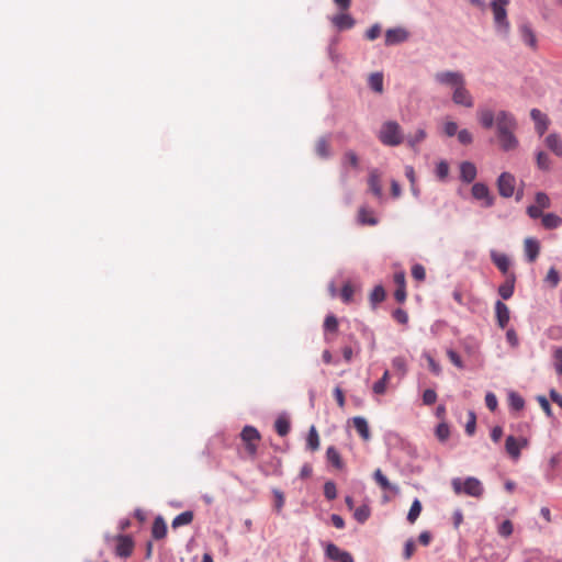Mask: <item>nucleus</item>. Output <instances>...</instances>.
Segmentation results:
<instances>
[{"label": "nucleus", "instance_id": "6e6d98bb", "mask_svg": "<svg viewBox=\"0 0 562 562\" xmlns=\"http://www.w3.org/2000/svg\"><path fill=\"white\" fill-rule=\"evenodd\" d=\"M475 426H476V417H475V414L473 412H470L469 413V420L465 425V432L469 435V436H473L474 432H475Z\"/></svg>", "mask_w": 562, "mask_h": 562}, {"label": "nucleus", "instance_id": "4be33fe9", "mask_svg": "<svg viewBox=\"0 0 562 562\" xmlns=\"http://www.w3.org/2000/svg\"><path fill=\"white\" fill-rule=\"evenodd\" d=\"M546 146L558 157H562V139L557 133L549 134L544 139Z\"/></svg>", "mask_w": 562, "mask_h": 562}, {"label": "nucleus", "instance_id": "338daca9", "mask_svg": "<svg viewBox=\"0 0 562 562\" xmlns=\"http://www.w3.org/2000/svg\"><path fill=\"white\" fill-rule=\"evenodd\" d=\"M393 318L398 322L400 324H407L408 322V315L407 313L402 310V308H397L393 312Z\"/></svg>", "mask_w": 562, "mask_h": 562}, {"label": "nucleus", "instance_id": "603ef678", "mask_svg": "<svg viewBox=\"0 0 562 562\" xmlns=\"http://www.w3.org/2000/svg\"><path fill=\"white\" fill-rule=\"evenodd\" d=\"M553 357L555 360V363H554L555 371L559 375H562V347H557L554 349Z\"/></svg>", "mask_w": 562, "mask_h": 562}, {"label": "nucleus", "instance_id": "7c9ffc66", "mask_svg": "<svg viewBox=\"0 0 562 562\" xmlns=\"http://www.w3.org/2000/svg\"><path fill=\"white\" fill-rule=\"evenodd\" d=\"M193 517H194L193 512H191V510H186V512H183V513H181V514L177 515V516L173 518V520H172V522H171V526H172V528H175V529H176V528H179V527H181V526L189 525V524H191V522H192Z\"/></svg>", "mask_w": 562, "mask_h": 562}, {"label": "nucleus", "instance_id": "2f4dec72", "mask_svg": "<svg viewBox=\"0 0 562 562\" xmlns=\"http://www.w3.org/2000/svg\"><path fill=\"white\" fill-rule=\"evenodd\" d=\"M319 445H321V441H319V436L316 430V427L311 426L307 438H306V447H307V449H310L311 451L314 452L319 449Z\"/></svg>", "mask_w": 562, "mask_h": 562}, {"label": "nucleus", "instance_id": "4468645a", "mask_svg": "<svg viewBox=\"0 0 562 562\" xmlns=\"http://www.w3.org/2000/svg\"><path fill=\"white\" fill-rule=\"evenodd\" d=\"M530 116L535 122V130L539 136H542L549 127L550 121L548 116L538 109L530 111Z\"/></svg>", "mask_w": 562, "mask_h": 562}, {"label": "nucleus", "instance_id": "774afa93", "mask_svg": "<svg viewBox=\"0 0 562 562\" xmlns=\"http://www.w3.org/2000/svg\"><path fill=\"white\" fill-rule=\"evenodd\" d=\"M546 280L551 283V286H557L560 281L558 271L554 268H551L547 273Z\"/></svg>", "mask_w": 562, "mask_h": 562}, {"label": "nucleus", "instance_id": "5701e85b", "mask_svg": "<svg viewBox=\"0 0 562 562\" xmlns=\"http://www.w3.org/2000/svg\"><path fill=\"white\" fill-rule=\"evenodd\" d=\"M427 137V133L424 128H418L412 134H408L404 139L408 147L413 150L417 151V146L423 143Z\"/></svg>", "mask_w": 562, "mask_h": 562}, {"label": "nucleus", "instance_id": "09e8293b", "mask_svg": "<svg viewBox=\"0 0 562 562\" xmlns=\"http://www.w3.org/2000/svg\"><path fill=\"white\" fill-rule=\"evenodd\" d=\"M355 290L350 283H346L340 292V296L345 303H350L352 301Z\"/></svg>", "mask_w": 562, "mask_h": 562}, {"label": "nucleus", "instance_id": "de8ad7c7", "mask_svg": "<svg viewBox=\"0 0 562 562\" xmlns=\"http://www.w3.org/2000/svg\"><path fill=\"white\" fill-rule=\"evenodd\" d=\"M272 493L274 496V509L277 510V513H280L284 506V495L280 490L277 488H274Z\"/></svg>", "mask_w": 562, "mask_h": 562}, {"label": "nucleus", "instance_id": "4d7b16f0", "mask_svg": "<svg viewBox=\"0 0 562 562\" xmlns=\"http://www.w3.org/2000/svg\"><path fill=\"white\" fill-rule=\"evenodd\" d=\"M458 132V125L456 122L453 121H447L445 122L443 124V133L448 136V137H452L457 134Z\"/></svg>", "mask_w": 562, "mask_h": 562}, {"label": "nucleus", "instance_id": "c85d7f7f", "mask_svg": "<svg viewBox=\"0 0 562 562\" xmlns=\"http://www.w3.org/2000/svg\"><path fill=\"white\" fill-rule=\"evenodd\" d=\"M326 458H327V461L333 465L335 467L336 469H339L341 470L345 464H344V461L340 457V453L338 452V450L330 446L327 448V451H326Z\"/></svg>", "mask_w": 562, "mask_h": 562}, {"label": "nucleus", "instance_id": "393cba45", "mask_svg": "<svg viewBox=\"0 0 562 562\" xmlns=\"http://www.w3.org/2000/svg\"><path fill=\"white\" fill-rule=\"evenodd\" d=\"M373 477H374L376 484L382 490H389L394 493H398V487L396 485L391 484L390 481L387 480V477L382 473V471L380 469H376L374 471Z\"/></svg>", "mask_w": 562, "mask_h": 562}, {"label": "nucleus", "instance_id": "680f3d73", "mask_svg": "<svg viewBox=\"0 0 562 562\" xmlns=\"http://www.w3.org/2000/svg\"><path fill=\"white\" fill-rule=\"evenodd\" d=\"M449 434H450V431H449V427L447 424L442 423L437 426L436 435L439 440L443 441V440L448 439Z\"/></svg>", "mask_w": 562, "mask_h": 562}, {"label": "nucleus", "instance_id": "864d4df0", "mask_svg": "<svg viewBox=\"0 0 562 562\" xmlns=\"http://www.w3.org/2000/svg\"><path fill=\"white\" fill-rule=\"evenodd\" d=\"M412 276L417 281H424L426 278V270L422 265H414L412 268Z\"/></svg>", "mask_w": 562, "mask_h": 562}, {"label": "nucleus", "instance_id": "37998d69", "mask_svg": "<svg viewBox=\"0 0 562 562\" xmlns=\"http://www.w3.org/2000/svg\"><path fill=\"white\" fill-rule=\"evenodd\" d=\"M353 517L360 524L366 522L370 517V508L367 505L358 507L353 513Z\"/></svg>", "mask_w": 562, "mask_h": 562}, {"label": "nucleus", "instance_id": "bf43d9fd", "mask_svg": "<svg viewBox=\"0 0 562 562\" xmlns=\"http://www.w3.org/2000/svg\"><path fill=\"white\" fill-rule=\"evenodd\" d=\"M436 401H437V393L431 389L425 390V392L423 394L424 404L432 405V404H435Z\"/></svg>", "mask_w": 562, "mask_h": 562}, {"label": "nucleus", "instance_id": "e2e57ef3", "mask_svg": "<svg viewBox=\"0 0 562 562\" xmlns=\"http://www.w3.org/2000/svg\"><path fill=\"white\" fill-rule=\"evenodd\" d=\"M506 339L508 341V344L513 347V348H516L518 347L519 345V339H518V336H517V333L514 328H509L507 331H506Z\"/></svg>", "mask_w": 562, "mask_h": 562}, {"label": "nucleus", "instance_id": "a211bd4d", "mask_svg": "<svg viewBox=\"0 0 562 562\" xmlns=\"http://www.w3.org/2000/svg\"><path fill=\"white\" fill-rule=\"evenodd\" d=\"M477 121L481 126L485 130H490L494 125V121L496 122V115L494 112L487 108H480L476 112Z\"/></svg>", "mask_w": 562, "mask_h": 562}, {"label": "nucleus", "instance_id": "c9c22d12", "mask_svg": "<svg viewBox=\"0 0 562 562\" xmlns=\"http://www.w3.org/2000/svg\"><path fill=\"white\" fill-rule=\"evenodd\" d=\"M369 86L373 91H375L378 93H382L383 92V75L381 72L371 74L369 77Z\"/></svg>", "mask_w": 562, "mask_h": 562}, {"label": "nucleus", "instance_id": "473e14b6", "mask_svg": "<svg viewBox=\"0 0 562 562\" xmlns=\"http://www.w3.org/2000/svg\"><path fill=\"white\" fill-rule=\"evenodd\" d=\"M492 260L503 273H507L510 262L506 255L492 252Z\"/></svg>", "mask_w": 562, "mask_h": 562}, {"label": "nucleus", "instance_id": "9d476101", "mask_svg": "<svg viewBox=\"0 0 562 562\" xmlns=\"http://www.w3.org/2000/svg\"><path fill=\"white\" fill-rule=\"evenodd\" d=\"M452 101L465 108H472L474 100L470 91L465 88V83H461L457 89L452 91Z\"/></svg>", "mask_w": 562, "mask_h": 562}, {"label": "nucleus", "instance_id": "b1692460", "mask_svg": "<svg viewBox=\"0 0 562 562\" xmlns=\"http://www.w3.org/2000/svg\"><path fill=\"white\" fill-rule=\"evenodd\" d=\"M333 24L338 30H349L355 25V20L348 13H340L331 19Z\"/></svg>", "mask_w": 562, "mask_h": 562}, {"label": "nucleus", "instance_id": "0eeeda50", "mask_svg": "<svg viewBox=\"0 0 562 562\" xmlns=\"http://www.w3.org/2000/svg\"><path fill=\"white\" fill-rule=\"evenodd\" d=\"M528 443L529 442L526 438L508 436L505 440V450L514 461H517L520 458L521 449L526 448Z\"/></svg>", "mask_w": 562, "mask_h": 562}, {"label": "nucleus", "instance_id": "79ce46f5", "mask_svg": "<svg viewBox=\"0 0 562 562\" xmlns=\"http://www.w3.org/2000/svg\"><path fill=\"white\" fill-rule=\"evenodd\" d=\"M537 167L541 170L550 169V158L547 153L540 150L536 155Z\"/></svg>", "mask_w": 562, "mask_h": 562}, {"label": "nucleus", "instance_id": "ea45409f", "mask_svg": "<svg viewBox=\"0 0 562 562\" xmlns=\"http://www.w3.org/2000/svg\"><path fill=\"white\" fill-rule=\"evenodd\" d=\"M385 299V291L382 285H376L370 294V301L373 306L381 303Z\"/></svg>", "mask_w": 562, "mask_h": 562}, {"label": "nucleus", "instance_id": "f8f14e48", "mask_svg": "<svg viewBox=\"0 0 562 562\" xmlns=\"http://www.w3.org/2000/svg\"><path fill=\"white\" fill-rule=\"evenodd\" d=\"M325 552L327 558H329L333 561L355 562L352 555L349 552L341 550L334 543L327 544Z\"/></svg>", "mask_w": 562, "mask_h": 562}, {"label": "nucleus", "instance_id": "bb28decb", "mask_svg": "<svg viewBox=\"0 0 562 562\" xmlns=\"http://www.w3.org/2000/svg\"><path fill=\"white\" fill-rule=\"evenodd\" d=\"M358 222L361 225H370L374 226L378 224V220L375 218L372 211L368 210L367 207H360L358 211Z\"/></svg>", "mask_w": 562, "mask_h": 562}, {"label": "nucleus", "instance_id": "2eb2a0df", "mask_svg": "<svg viewBox=\"0 0 562 562\" xmlns=\"http://www.w3.org/2000/svg\"><path fill=\"white\" fill-rule=\"evenodd\" d=\"M518 31L522 42L532 50H536L538 48V41L531 26L525 23L519 26Z\"/></svg>", "mask_w": 562, "mask_h": 562}, {"label": "nucleus", "instance_id": "a878e982", "mask_svg": "<svg viewBox=\"0 0 562 562\" xmlns=\"http://www.w3.org/2000/svg\"><path fill=\"white\" fill-rule=\"evenodd\" d=\"M151 535L155 539H162L167 535V526L162 517L155 518L151 527Z\"/></svg>", "mask_w": 562, "mask_h": 562}, {"label": "nucleus", "instance_id": "c756f323", "mask_svg": "<svg viewBox=\"0 0 562 562\" xmlns=\"http://www.w3.org/2000/svg\"><path fill=\"white\" fill-rule=\"evenodd\" d=\"M315 153L321 158H328L330 156V143L327 138L321 137L315 143Z\"/></svg>", "mask_w": 562, "mask_h": 562}, {"label": "nucleus", "instance_id": "f257e3e1", "mask_svg": "<svg viewBox=\"0 0 562 562\" xmlns=\"http://www.w3.org/2000/svg\"><path fill=\"white\" fill-rule=\"evenodd\" d=\"M380 142L386 146H398L404 142L401 125L395 121L384 122L378 135Z\"/></svg>", "mask_w": 562, "mask_h": 562}, {"label": "nucleus", "instance_id": "1a4fd4ad", "mask_svg": "<svg viewBox=\"0 0 562 562\" xmlns=\"http://www.w3.org/2000/svg\"><path fill=\"white\" fill-rule=\"evenodd\" d=\"M115 554L120 558H128L134 550V541L127 535H119L116 538Z\"/></svg>", "mask_w": 562, "mask_h": 562}, {"label": "nucleus", "instance_id": "dca6fc26", "mask_svg": "<svg viewBox=\"0 0 562 562\" xmlns=\"http://www.w3.org/2000/svg\"><path fill=\"white\" fill-rule=\"evenodd\" d=\"M495 315H496L497 325L502 329L506 328V326L508 325L509 319H510V312H509L508 306L504 302L496 301Z\"/></svg>", "mask_w": 562, "mask_h": 562}, {"label": "nucleus", "instance_id": "423d86ee", "mask_svg": "<svg viewBox=\"0 0 562 562\" xmlns=\"http://www.w3.org/2000/svg\"><path fill=\"white\" fill-rule=\"evenodd\" d=\"M517 130V121L514 115L507 111H499L496 114V134H506Z\"/></svg>", "mask_w": 562, "mask_h": 562}, {"label": "nucleus", "instance_id": "39448f33", "mask_svg": "<svg viewBox=\"0 0 562 562\" xmlns=\"http://www.w3.org/2000/svg\"><path fill=\"white\" fill-rule=\"evenodd\" d=\"M435 80L441 86L451 88L453 91L461 83H465L464 76L459 71H439L435 75Z\"/></svg>", "mask_w": 562, "mask_h": 562}, {"label": "nucleus", "instance_id": "13d9d810", "mask_svg": "<svg viewBox=\"0 0 562 562\" xmlns=\"http://www.w3.org/2000/svg\"><path fill=\"white\" fill-rule=\"evenodd\" d=\"M457 134H458V140L462 145H469L473 140L472 134L465 128L457 132Z\"/></svg>", "mask_w": 562, "mask_h": 562}, {"label": "nucleus", "instance_id": "f03ea898", "mask_svg": "<svg viewBox=\"0 0 562 562\" xmlns=\"http://www.w3.org/2000/svg\"><path fill=\"white\" fill-rule=\"evenodd\" d=\"M508 2L509 0H493L491 3L496 30L504 37H507L510 31V24L507 20V13L505 9Z\"/></svg>", "mask_w": 562, "mask_h": 562}, {"label": "nucleus", "instance_id": "a18cd8bd", "mask_svg": "<svg viewBox=\"0 0 562 562\" xmlns=\"http://www.w3.org/2000/svg\"><path fill=\"white\" fill-rule=\"evenodd\" d=\"M338 329V321L334 315H327L324 322V330L336 333Z\"/></svg>", "mask_w": 562, "mask_h": 562}, {"label": "nucleus", "instance_id": "5fc2aeb1", "mask_svg": "<svg viewBox=\"0 0 562 562\" xmlns=\"http://www.w3.org/2000/svg\"><path fill=\"white\" fill-rule=\"evenodd\" d=\"M513 524L510 520H504L499 528H498V533L503 537H509L512 533H513Z\"/></svg>", "mask_w": 562, "mask_h": 562}, {"label": "nucleus", "instance_id": "58836bf2", "mask_svg": "<svg viewBox=\"0 0 562 562\" xmlns=\"http://www.w3.org/2000/svg\"><path fill=\"white\" fill-rule=\"evenodd\" d=\"M422 513V504L418 499H415L413 503H412V506L409 508V512L407 514V520L411 522V524H414L417 518L419 517Z\"/></svg>", "mask_w": 562, "mask_h": 562}, {"label": "nucleus", "instance_id": "f704fd0d", "mask_svg": "<svg viewBox=\"0 0 562 562\" xmlns=\"http://www.w3.org/2000/svg\"><path fill=\"white\" fill-rule=\"evenodd\" d=\"M341 164L344 167L350 166L355 169L359 167V157L356 151L349 149L346 150L341 157Z\"/></svg>", "mask_w": 562, "mask_h": 562}, {"label": "nucleus", "instance_id": "3c124183", "mask_svg": "<svg viewBox=\"0 0 562 562\" xmlns=\"http://www.w3.org/2000/svg\"><path fill=\"white\" fill-rule=\"evenodd\" d=\"M324 495L327 499L331 501L337 496V488L334 482H326L324 485Z\"/></svg>", "mask_w": 562, "mask_h": 562}, {"label": "nucleus", "instance_id": "72a5a7b5", "mask_svg": "<svg viewBox=\"0 0 562 562\" xmlns=\"http://www.w3.org/2000/svg\"><path fill=\"white\" fill-rule=\"evenodd\" d=\"M562 224V218L554 213H548L542 216V225L547 229L558 228Z\"/></svg>", "mask_w": 562, "mask_h": 562}, {"label": "nucleus", "instance_id": "a19ab883", "mask_svg": "<svg viewBox=\"0 0 562 562\" xmlns=\"http://www.w3.org/2000/svg\"><path fill=\"white\" fill-rule=\"evenodd\" d=\"M389 379H390V373L389 371H385L382 375V378L376 381L374 384H373V392L375 394H383L386 390V384L389 382Z\"/></svg>", "mask_w": 562, "mask_h": 562}, {"label": "nucleus", "instance_id": "cd10ccee", "mask_svg": "<svg viewBox=\"0 0 562 562\" xmlns=\"http://www.w3.org/2000/svg\"><path fill=\"white\" fill-rule=\"evenodd\" d=\"M353 422V427L356 428V430L358 431V434L361 436V438L363 440H369L370 439V430H369V425L367 423V420L363 418V417H355L352 419Z\"/></svg>", "mask_w": 562, "mask_h": 562}, {"label": "nucleus", "instance_id": "69168bd1", "mask_svg": "<svg viewBox=\"0 0 562 562\" xmlns=\"http://www.w3.org/2000/svg\"><path fill=\"white\" fill-rule=\"evenodd\" d=\"M415 549V542L412 539L407 540L403 552L404 559L409 560L413 557Z\"/></svg>", "mask_w": 562, "mask_h": 562}, {"label": "nucleus", "instance_id": "412c9836", "mask_svg": "<svg viewBox=\"0 0 562 562\" xmlns=\"http://www.w3.org/2000/svg\"><path fill=\"white\" fill-rule=\"evenodd\" d=\"M476 167L470 161L460 165V178L463 182L471 183L476 178Z\"/></svg>", "mask_w": 562, "mask_h": 562}, {"label": "nucleus", "instance_id": "6ab92c4d", "mask_svg": "<svg viewBox=\"0 0 562 562\" xmlns=\"http://www.w3.org/2000/svg\"><path fill=\"white\" fill-rule=\"evenodd\" d=\"M525 254L529 262H533L540 252V244L535 238H526L524 243Z\"/></svg>", "mask_w": 562, "mask_h": 562}, {"label": "nucleus", "instance_id": "052dcab7", "mask_svg": "<svg viewBox=\"0 0 562 562\" xmlns=\"http://www.w3.org/2000/svg\"><path fill=\"white\" fill-rule=\"evenodd\" d=\"M447 356L449 360L459 369L463 368V361L461 360V357L452 349L447 350Z\"/></svg>", "mask_w": 562, "mask_h": 562}, {"label": "nucleus", "instance_id": "7ed1b4c3", "mask_svg": "<svg viewBox=\"0 0 562 562\" xmlns=\"http://www.w3.org/2000/svg\"><path fill=\"white\" fill-rule=\"evenodd\" d=\"M452 487L456 494L464 493L472 497H481L484 492L482 483L475 477H468L464 482H461L460 479H454Z\"/></svg>", "mask_w": 562, "mask_h": 562}, {"label": "nucleus", "instance_id": "8fccbe9b", "mask_svg": "<svg viewBox=\"0 0 562 562\" xmlns=\"http://www.w3.org/2000/svg\"><path fill=\"white\" fill-rule=\"evenodd\" d=\"M436 175L438 179L445 180L449 175V165L447 161H440L436 167Z\"/></svg>", "mask_w": 562, "mask_h": 562}, {"label": "nucleus", "instance_id": "e433bc0d", "mask_svg": "<svg viewBox=\"0 0 562 562\" xmlns=\"http://www.w3.org/2000/svg\"><path fill=\"white\" fill-rule=\"evenodd\" d=\"M498 294L504 300H508L513 296V294H514V277H512L510 280H507L504 284H502L498 288Z\"/></svg>", "mask_w": 562, "mask_h": 562}, {"label": "nucleus", "instance_id": "f3484780", "mask_svg": "<svg viewBox=\"0 0 562 562\" xmlns=\"http://www.w3.org/2000/svg\"><path fill=\"white\" fill-rule=\"evenodd\" d=\"M368 186L369 190L375 198H382L381 173L378 169L370 170L368 177Z\"/></svg>", "mask_w": 562, "mask_h": 562}, {"label": "nucleus", "instance_id": "0e129e2a", "mask_svg": "<svg viewBox=\"0 0 562 562\" xmlns=\"http://www.w3.org/2000/svg\"><path fill=\"white\" fill-rule=\"evenodd\" d=\"M381 34V26L379 24H374L372 25L366 33V37L369 40V41H374L376 40Z\"/></svg>", "mask_w": 562, "mask_h": 562}, {"label": "nucleus", "instance_id": "ddd939ff", "mask_svg": "<svg viewBox=\"0 0 562 562\" xmlns=\"http://www.w3.org/2000/svg\"><path fill=\"white\" fill-rule=\"evenodd\" d=\"M408 38V32L403 27L389 29L385 32V45L392 46L405 42Z\"/></svg>", "mask_w": 562, "mask_h": 562}, {"label": "nucleus", "instance_id": "4c0bfd02", "mask_svg": "<svg viewBox=\"0 0 562 562\" xmlns=\"http://www.w3.org/2000/svg\"><path fill=\"white\" fill-rule=\"evenodd\" d=\"M509 406L515 411H521L525 406L524 398L516 392H510L508 395Z\"/></svg>", "mask_w": 562, "mask_h": 562}, {"label": "nucleus", "instance_id": "c03bdc74", "mask_svg": "<svg viewBox=\"0 0 562 562\" xmlns=\"http://www.w3.org/2000/svg\"><path fill=\"white\" fill-rule=\"evenodd\" d=\"M274 429L280 436H286L290 431V423L285 418H278L274 423Z\"/></svg>", "mask_w": 562, "mask_h": 562}, {"label": "nucleus", "instance_id": "9b49d317", "mask_svg": "<svg viewBox=\"0 0 562 562\" xmlns=\"http://www.w3.org/2000/svg\"><path fill=\"white\" fill-rule=\"evenodd\" d=\"M472 195L476 200L484 201V206L490 207L494 204V198L491 195L486 184L477 182L472 187Z\"/></svg>", "mask_w": 562, "mask_h": 562}, {"label": "nucleus", "instance_id": "49530a36", "mask_svg": "<svg viewBox=\"0 0 562 562\" xmlns=\"http://www.w3.org/2000/svg\"><path fill=\"white\" fill-rule=\"evenodd\" d=\"M536 204L537 206L541 207L542 210L550 207V199L544 192H538L536 194Z\"/></svg>", "mask_w": 562, "mask_h": 562}, {"label": "nucleus", "instance_id": "aec40b11", "mask_svg": "<svg viewBox=\"0 0 562 562\" xmlns=\"http://www.w3.org/2000/svg\"><path fill=\"white\" fill-rule=\"evenodd\" d=\"M499 146L503 150L509 151L518 147V139L515 136V132L497 135Z\"/></svg>", "mask_w": 562, "mask_h": 562}, {"label": "nucleus", "instance_id": "20e7f679", "mask_svg": "<svg viewBox=\"0 0 562 562\" xmlns=\"http://www.w3.org/2000/svg\"><path fill=\"white\" fill-rule=\"evenodd\" d=\"M240 438L245 443V449L250 458H255L258 450V443L261 440L260 432L252 426H245L240 432Z\"/></svg>", "mask_w": 562, "mask_h": 562}, {"label": "nucleus", "instance_id": "6e6552de", "mask_svg": "<svg viewBox=\"0 0 562 562\" xmlns=\"http://www.w3.org/2000/svg\"><path fill=\"white\" fill-rule=\"evenodd\" d=\"M516 179L509 172H503L497 179L498 192L503 198H510L515 192Z\"/></svg>", "mask_w": 562, "mask_h": 562}]
</instances>
